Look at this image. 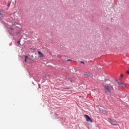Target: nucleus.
<instances>
[{
	"label": "nucleus",
	"mask_w": 129,
	"mask_h": 129,
	"mask_svg": "<svg viewBox=\"0 0 129 129\" xmlns=\"http://www.w3.org/2000/svg\"><path fill=\"white\" fill-rule=\"evenodd\" d=\"M69 61H71V59H68V60H67V61H68V62Z\"/></svg>",
	"instance_id": "2eb2a0df"
},
{
	"label": "nucleus",
	"mask_w": 129,
	"mask_h": 129,
	"mask_svg": "<svg viewBox=\"0 0 129 129\" xmlns=\"http://www.w3.org/2000/svg\"><path fill=\"white\" fill-rule=\"evenodd\" d=\"M100 111L101 112H102V113H103V112H107V111H105L104 110H103V109H100Z\"/></svg>",
	"instance_id": "39448f33"
},
{
	"label": "nucleus",
	"mask_w": 129,
	"mask_h": 129,
	"mask_svg": "<svg viewBox=\"0 0 129 129\" xmlns=\"http://www.w3.org/2000/svg\"><path fill=\"white\" fill-rule=\"evenodd\" d=\"M71 82H73V81L72 80H70Z\"/></svg>",
	"instance_id": "dca6fc26"
},
{
	"label": "nucleus",
	"mask_w": 129,
	"mask_h": 129,
	"mask_svg": "<svg viewBox=\"0 0 129 129\" xmlns=\"http://www.w3.org/2000/svg\"><path fill=\"white\" fill-rule=\"evenodd\" d=\"M84 116H85V118L86 119L87 121H90V122H92V119L91 118L89 117L88 115L84 114Z\"/></svg>",
	"instance_id": "f03ea898"
},
{
	"label": "nucleus",
	"mask_w": 129,
	"mask_h": 129,
	"mask_svg": "<svg viewBox=\"0 0 129 129\" xmlns=\"http://www.w3.org/2000/svg\"><path fill=\"white\" fill-rule=\"evenodd\" d=\"M111 88H113V87L110 86L109 85H107L105 86L104 88V90L105 91V93L107 94L108 93H110L111 92Z\"/></svg>",
	"instance_id": "f257e3e1"
},
{
	"label": "nucleus",
	"mask_w": 129,
	"mask_h": 129,
	"mask_svg": "<svg viewBox=\"0 0 129 129\" xmlns=\"http://www.w3.org/2000/svg\"><path fill=\"white\" fill-rule=\"evenodd\" d=\"M17 43H18V44H19V45H21V41H18V42H17Z\"/></svg>",
	"instance_id": "1a4fd4ad"
},
{
	"label": "nucleus",
	"mask_w": 129,
	"mask_h": 129,
	"mask_svg": "<svg viewBox=\"0 0 129 129\" xmlns=\"http://www.w3.org/2000/svg\"><path fill=\"white\" fill-rule=\"evenodd\" d=\"M126 73L129 75V68L128 69V71H126Z\"/></svg>",
	"instance_id": "9d476101"
},
{
	"label": "nucleus",
	"mask_w": 129,
	"mask_h": 129,
	"mask_svg": "<svg viewBox=\"0 0 129 129\" xmlns=\"http://www.w3.org/2000/svg\"><path fill=\"white\" fill-rule=\"evenodd\" d=\"M16 25H17V23H14V24H12L13 26H16Z\"/></svg>",
	"instance_id": "f8f14e48"
},
{
	"label": "nucleus",
	"mask_w": 129,
	"mask_h": 129,
	"mask_svg": "<svg viewBox=\"0 0 129 129\" xmlns=\"http://www.w3.org/2000/svg\"><path fill=\"white\" fill-rule=\"evenodd\" d=\"M84 74H85V75H88V74H87V73H86V72H85Z\"/></svg>",
	"instance_id": "ddd939ff"
},
{
	"label": "nucleus",
	"mask_w": 129,
	"mask_h": 129,
	"mask_svg": "<svg viewBox=\"0 0 129 129\" xmlns=\"http://www.w3.org/2000/svg\"><path fill=\"white\" fill-rule=\"evenodd\" d=\"M1 15H2V14L0 13V16H1Z\"/></svg>",
	"instance_id": "6ab92c4d"
},
{
	"label": "nucleus",
	"mask_w": 129,
	"mask_h": 129,
	"mask_svg": "<svg viewBox=\"0 0 129 129\" xmlns=\"http://www.w3.org/2000/svg\"><path fill=\"white\" fill-rule=\"evenodd\" d=\"M11 30H14V28H12Z\"/></svg>",
	"instance_id": "a211bd4d"
},
{
	"label": "nucleus",
	"mask_w": 129,
	"mask_h": 129,
	"mask_svg": "<svg viewBox=\"0 0 129 129\" xmlns=\"http://www.w3.org/2000/svg\"><path fill=\"white\" fill-rule=\"evenodd\" d=\"M25 61L27 62V59H29V57L25 55Z\"/></svg>",
	"instance_id": "6e6552de"
},
{
	"label": "nucleus",
	"mask_w": 129,
	"mask_h": 129,
	"mask_svg": "<svg viewBox=\"0 0 129 129\" xmlns=\"http://www.w3.org/2000/svg\"><path fill=\"white\" fill-rule=\"evenodd\" d=\"M122 77H123V75L122 74H121L120 75V78H122Z\"/></svg>",
	"instance_id": "9b49d317"
},
{
	"label": "nucleus",
	"mask_w": 129,
	"mask_h": 129,
	"mask_svg": "<svg viewBox=\"0 0 129 129\" xmlns=\"http://www.w3.org/2000/svg\"><path fill=\"white\" fill-rule=\"evenodd\" d=\"M108 121H109V122H110V124H112V125H117V123H114L112 122V120H111V119L109 118Z\"/></svg>",
	"instance_id": "7ed1b4c3"
},
{
	"label": "nucleus",
	"mask_w": 129,
	"mask_h": 129,
	"mask_svg": "<svg viewBox=\"0 0 129 129\" xmlns=\"http://www.w3.org/2000/svg\"><path fill=\"white\" fill-rule=\"evenodd\" d=\"M121 86L123 88H125V84H123L122 83V84L121 85Z\"/></svg>",
	"instance_id": "0eeeda50"
},
{
	"label": "nucleus",
	"mask_w": 129,
	"mask_h": 129,
	"mask_svg": "<svg viewBox=\"0 0 129 129\" xmlns=\"http://www.w3.org/2000/svg\"><path fill=\"white\" fill-rule=\"evenodd\" d=\"M39 57H44V54L41 52V51L38 52Z\"/></svg>",
	"instance_id": "20e7f679"
},
{
	"label": "nucleus",
	"mask_w": 129,
	"mask_h": 129,
	"mask_svg": "<svg viewBox=\"0 0 129 129\" xmlns=\"http://www.w3.org/2000/svg\"><path fill=\"white\" fill-rule=\"evenodd\" d=\"M81 63H83V64H84V61H80Z\"/></svg>",
	"instance_id": "4468645a"
},
{
	"label": "nucleus",
	"mask_w": 129,
	"mask_h": 129,
	"mask_svg": "<svg viewBox=\"0 0 129 129\" xmlns=\"http://www.w3.org/2000/svg\"><path fill=\"white\" fill-rule=\"evenodd\" d=\"M114 122H116V120H115V121H114Z\"/></svg>",
	"instance_id": "f3484780"
},
{
	"label": "nucleus",
	"mask_w": 129,
	"mask_h": 129,
	"mask_svg": "<svg viewBox=\"0 0 129 129\" xmlns=\"http://www.w3.org/2000/svg\"><path fill=\"white\" fill-rule=\"evenodd\" d=\"M116 82H117V83H118V85H121L122 84V83L120 82H118V81L116 80Z\"/></svg>",
	"instance_id": "423d86ee"
}]
</instances>
